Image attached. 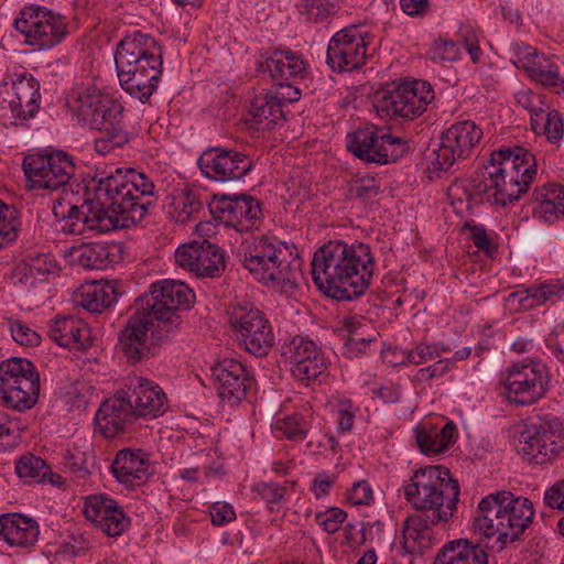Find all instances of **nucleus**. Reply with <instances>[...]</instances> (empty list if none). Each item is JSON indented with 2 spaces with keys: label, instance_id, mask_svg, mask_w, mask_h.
Returning <instances> with one entry per match:
<instances>
[{
  "label": "nucleus",
  "instance_id": "f257e3e1",
  "mask_svg": "<svg viewBox=\"0 0 564 564\" xmlns=\"http://www.w3.org/2000/svg\"><path fill=\"white\" fill-rule=\"evenodd\" d=\"M83 198L58 197L53 203L56 228L65 235L97 234L129 228L140 223L158 200L155 185L143 172L116 167L96 173L84 186Z\"/></svg>",
  "mask_w": 564,
  "mask_h": 564
},
{
  "label": "nucleus",
  "instance_id": "f03ea898",
  "mask_svg": "<svg viewBox=\"0 0 564 564\" xmlns=\"http://www.w3.org/2000/svg\"><path fill=\"white\" fill-rule=\"evenodd\" d=\"M194 300V292L181 281L153 282L135 299L128 324L120 332L119 344L124 356L133 362L155 356L180 329V313L189 310Z\"/></svg>",
  "mask_w": 564,
  "mask_h": 564
},
{
  "label": "nucleus",
  "instance_id": "7ed1b4c3",
  "mask_svg": "<svg viewBox=\"0 0 564 564\" xmlns=\"http://www.w3.org/2000/svg\"><path fill=\"white\" fill-rule=\"evenodd\" d=\"M311 265L313 280L325 295L351 301L369 288L376 262L369 245L333 240L315 251Z\"/></svg>",
  "mask_w": 564,
  "mask_h": 564
},
{
  "label": "nucleus",
  "instance_id": "20e7f679",
  "mask_svg": "<svg viewBox=\"0 0 564 564\" xmlns=\"http://www.w3.org/2000/svg\"><path fill=\"white\" fill-rule=\"evenodd\" d=\"M239 257L257 281L272 283L283 293L292 294L303 279L302 259L295 246L274 236L252 237L241 245Z\"/></svg>",
  "mask_w": 564,
  "mask_h": 564
},
{
  "label": "nucleus",
  "instance_id": "39448f33",
  "mask_svg": "<svg viewBox=\"0 0 564 564\" xmlns=\"http://www.w3.org/2000/svg\"><path fill=\"white\" fill-rule=\"evenodd\" d=\"M534 518L533 503L525 497L501 490L484 497L474 518V530L496 538L498 551L521 539Z\"/></svg>",
  "mask_w": 564,
  "mask_h": 564
},
{
  "label": "nucleus",
  "instance_id": "423d86ee",
  "mask_svg": "<svg viewBox=\"0 0 564 564\" xmlns=\"http://www.w3.org/2000/svg\"><path fill=\"white\" fill-rule=\"evenodd\" d=\"M402 489L410 506L416 511H430L434 522H447L453 517L460 494L458 481L442 465L415 469Z\"/></svg>",
  "mask_w": 564,
  "mask_h": 564
},
{
  "label": "nucleus",
  "instance_id": "0eeeda50",
  "mask_svg": "<svg viewBox=\"0 0 564 564\" xmlns=\"http://www.w3.org/2000/svg\"><path fill=\"white\" fill-rule=\"evenodd\" d=\"M70 107L82 124L99 131H109L117 144H126L129 141L122 124L123 107L96 87L77 91Z\"/></svg>",
  "mask_w": 564,
  "mask_h": 564
},
{
  "label": "nucleus",
  "instance_id": "6e6552de",
  "mask_svg": "<svg viewBox=\"0 0 564 564\" xmlns=\"http://www.w3.org/2000/svg\"><path fill=\"white\" fill-rule=\"evenodd\" d=\"M40 394V375L26 358L11 357L0 362V403L15 411L33 408Z\"/></svg>",
  "mask_w": 564,
  "mask_h": 564
},
{
  "label": "nucleus",
  "instance_id": "1a4fd4ad",
  "mask_svg": "<svg viewBox=\"0 0 564 564\" xmlns=\"http://www.w3.org/2000/svg\"><path fill=\"white\" fill-rule=\"evenodd\" d=\"M434 99L432 85L422 79L404 82L392 90L378 91L373 108L384 120L408 121L420 117Z\"/></svg>",
  "mask_w": 564,
  "mask_h": 564
},
{
  "label": "nucleus",
  "instance_id": "9d476101",
  "mask_svg": "<svg viewBox=\"0 0 564 564\" xmlns=\"http://www.w3.org/2000/svg\"><path fill=\"white\" fill-rule=\"evenodd\" d=\"M551 375L540 359H525L511 365L506 372L500 394L514 406H530L550 390Z\"/></svg>",
  "mask_w": 564,
  "mask_h": 564
},
{
  "label": "nucleus",
  "instance_id": "9b49d317",
  "mask_svg": "<svg viewBox=\"0 0 564 564\" xmlns=\"http://www.w3.org/2000/svg\"><path fill=\"white\" fill-rule=\"evenodd\" d=\"M74 158L56 150L47 154H29L23 160V171L32 189L62 191L73 186L76 173Z\"/></svg>",
  "mask_w": 564,
  "mask_h": 564
},
{
  "label": "nucleus",
  "instance_id": "f8f14e48",
  "mask_svg": "<svg viewBox=\"0 0 564 564\" xmlns=\"http://www.w3.org/2000/svg\"><path fill=\"white\" fill-rule=\"evenodd\" d=\"M482 129L471 120L453 123L440 137L438 148L427 156L433 173L448 172L455 163L471 156L482 138Z\"/></svg>",
  "mask_w": 564,
  "mask_h": 564
},
{
  "label": "nucleus",
  "instance_id": "ddd939ff",
  "mask_svg": "<svg viewBox=\"0 0 564 564\" xmlns=\"http://www.w3.org/2000/svg\"><path fill=\"white\" fill-rule=\"evenodd\" d=\"M14 29L24 36V43L37 50L59 44L68 34L66 19L39 4L25 6L13 22Z\"/></svg>",
  "mask_w": 564,
  "mask_h": 564
},
{
  "label": "nucleus",
  "instance_id": "4468645a",
  "mask_svg": "<svg viewBox=\"0 0 564 564\" xmlns=\"http://www.w3.org/2000/svg\"><path fill=\"white\" fill-rule=\"evenodd\" d=\"M346 148L364 162L378 165L398 161L410 149L406 140L393 137L376 126H367L348 133Z\"/></svg>",
  "mask_w": 564,
  "mask_h": 564
},
{
  "label": "nucleus",
  "instance_id": "2eb2a0df",
  "mask_svg": "<svg viewBox=\"0 0 564 564\" xmlns=\"http://www.w3.org/2000/svg\"><path fill=\"white\" fill-rule=\"evenodd\" d=\"M229 325L240 346L256 357H264L274 345V334L263 312L250 303L235 305L229 312Z\"/></svg>",
  "mask_w": 564,
  "mask_h": 564
},
{
  "label": "nucleus",
  "instance_id": "dca6fc26",
  "mask_svg": "<svg viewBox=\"0 0 564 564\" xmlns=\"http://www.w3.org/2000/svg\"><path fill=\"white\" fill-rule=\"evenodd\" d=\"M115 63L122 77L129 73H162V47L150 34L133 31L118 43Z\"/></svg>",
  "mask_w": 564,
  "mask_h": 564
},
{
  "label": "nucleus",
  "instance_id": "f3484780",
  "mask_svg": "<svg viewBox=\"0 0 564 564\" xmlns=\"http://www.w3.org/2000/svg\"><path fill=\"white\" fill-rule=\"evenodd\" d=\"M564 449V429L557 417L540 420L520 435L518 453L531 464L543 465Z\"/></svg>",
  "mask_w": 564,
  "mask_h": 564
},
{
  "label": "nucleus",
  "instance_id": "a211bd4d",
  "mask_svg": "<svg viewBox=\"0 0 564 564\" xmlns=\"http://www.w3.org/2000/svg\"><path fill=\"white\" fill-rule=\"evenodd\" d=\"M370 35L357 25L346 26L330 39L326 62L333 70L349 72L359 68L367 58Z\"/></svg>",
  "mask_w": 564,
  "mask_h": 564
},
{
  "label": "nucleus",
  "instance_id": "6ab92c4d",
  "mask_svg": "<svg viewBox=\"0 0 564 564\" xmlns=\"http://www.w3.org/2000/svg\"><path fill=\"white\" fill-rule=\"evenodd\" d=\"M282 356L291 366L293 377L310 383L324 375L329 361L317 344L304 336H294L282 346Z\"/></svg>",
  "mask_w": 564,
  "mask_h": 564
},
{
  "label": "nucleus",
  "instance_id": "aec40b11",
  "mask_svg": "<svg viewBox=\"0 0 564 564\" xmlns=\"http://www.w3.org/2000/svg\"><path fill=\"white\" fill-rule=\"evenodd\" d=\"M197 164L203 175L220 183L242 180L253 167L249 155L224 147L207 148Z\"/></svg>",
  "mask_w": 564,
  "mask_h": 564
},
{
  "label": "nucleus",
  "instance_id": "412c9836",
  "mask_svg": "<svg viewBox=\"0 0 564 564\" xmlns=\"http://www.w3.org/2000/svg\"><path fill=\"white\" fill-rule=\"evenodd\" d=\"M209 210L215 218L237 231H248L262 217L261 203L249 194L214 195Z\"/></svg>",
  "mask_w": 564,
  "mask_h": 564
},
{
  "label": "nucleus",
  "instance_id": "4be33fe9",
  "mask_svg": "<svg viewBox=\"0 0 564 564\" xmlns=\"http://www.w3.org/2000/svg\"><path fill=\"white\" fill-rule=\"evenodd\" d=\"M175 262L198 278H218L226 269L224 251L207 239L180 246Z\"/></svg>",
  "mask_w": 564,
  "mask_h": 564
},
{
  "label": "nucleus",
  "instance_id": "5701e85b",
  "mask_svg": "<svg viewBox=\"0 0 564 564\" xmlns=\"http://www.w3.org/2000/svg\"><path fill=\"white\" fill-rule=\"evenodd\" d=\"M256 72L273 83H301L308 74V64L302 55L290 48H274L260 54L256 62Z\"/></svg>",
  "mask_w": 564,
  "mask_h": 564
},
{
  "label": "nucleus",
  "instance_id": "b1692460",
  "mask_svg": "<svg viewBox=\"0 0 564 564\" xmlns=\"http://www.w3.org/2000/svg\"><path fill=\"white\" fill-rule=\"evenodd\" d=\"M218 395L221 400L236 404L246 399L254 379L239 360L225 358L210 367Z\"/></svg>",
  "mask_w": 564,
  "mask_h": 564
},
{
  "label": "nucleus",
  "instance_id": "393cba45",
  "mask_svg": "<svg viewBox=\"0 0 564 564\" xmlns=\"http://www.w3.org/2000/svg\"><path fill=\"white\" fill-rule=\"evenodd\" d=\"M512 167L503 170L499 164L491 162L485 165L484 180L475 185V191L479 195H485L487 202L494 205L507 206L519 200L525 189V183L522 187L514 181Z\"/></svg>",
  "mask_w": 564,
  "mask_h": 564
},
{
  "label": "nucleus",
  "instance_id": "a878e982",
  "mask_svg": "<svg viewBox=\"0 0 564 564\" xmlns=\"http://www.w3.org/2000/svg\"><path fill=\"white\" fill-rule=\"evenodd\" d=\"M138 419L129 392L121 390L100 404L95 414L96 431L112 438L126 432Z\"/></svg>",
  "mask_w": 564,
  "mask_h": 564
},
{
  "label": "nucleus",
  "instance_id": "bb28decb",
  "mask_svg": "<svg viewBox=\"0 0 564 564\" xmlns=\"http://www.w3.org/2000/svg\"><path fill=\"white\" fill-rule=\"evenodd\" d=\"M128 391L139 419H155L165 413L167 398L153 380L138 375L128 377Z\"/></svg>",
  "mask_w": 564,
  "mask_h": 564
},
{
  "label": "nucleus",
  "instance_id": "cd10ccee",
  "mask_svg": "<svg viewBox=\"0 0 564 564\" xmlns=\"http://www.w3.org/2000/svg\"><path fill=\"white\" fill-rule=\"evenodd\" d=\"M564 296V282L551 280L510 293L507 305L514 311H528L547 302L555 303Z\"/></svg>",
  "mask_w": 564,
  "mask_h": 564
},
{
  "label": "nucleus",
  "instance_id": "c85d7f7f",
  "mask_svg": "<svg viewBox=\"0 0 564 564\" xmlns=\"http://www.w3.org/2000/svg\"><path fill=\"white\" fill-rule=\"evenodd\" d=\"M491 162L499 164L503 170L512 167L514 181L522 187L525 183L528 191L536 175V161L534 155L525 148H501L491 153Z\"/></svg>",
  "mask_w": 564,
  "mask_h": 564
},
{
  "label": "nucleus",
  "instance_id": "c756f323",
  "mask_svg": "<svg viewBox=\"0 0 564 564\" xmlns=\"http://www.w3.org/2000/svg\"><path fill=\"white\" fill-rule=\"evenodd\" d=\"M48 336L62 347L85 350L90 346V329L74 316H59L52 321Z\"/></svg>",
  "mask_w": 564,
  "mask_h": 564
},
{
  "label": "nucleus",
  "instance_id": "7c9ffc66",
  "mask_svg": "<svg viewBox=\"0 0 564 564\" xmlns=\"http://www.w3.org/2000/svg\"><path fill=\"white\" fill-rule=\"evenodd\" d=\"M116 479L128 486L142 484L149 475V458L141 449H120L111 464Z\"/></svg>",
  "mask_w": 564,
  "mask_h": 564
},
{
  "label": "nucleus",
  "instance_id": "2f4dec72",
  "mask_svg": "<svg viewBox=\"0 0 564 564\" xmlns=\"http://www.w3.org/2000/svg\"><path fill=\"white\" fill-rule=\"evenodd\" d=\"M39 534V523L33 518L21 513L0 516V539L10 546H32L37 541Z\"/></svg>",
  "mask_w": 564,
  "mask_h": 564
},
{
  "label": "nucleus",
  "instance_id": "473e14b6",
  "mask_svg": "<svg viewBox=\"0 0 564 564\" xmlns=\"http://www.w3.org/2000/svg\"><path fill=\"white\" fill-rule=\"evenodd\" d=\"M486 547L467 539H455L446 542L437 552L434 564H488Z\"/></svg>",
  "mask_w": 564,
  "mask_h": 564
},
{
  "label": "nucleus",
  "instance_id": "72a5a7b5",
  "mask_svg": "<svg viewBox=\"0 0 564 564\" xmlns=\"http://www.w3.org/2000/svg\"><path fill=\"white\" fill-rule=\"evenodd\" d=\"M532 202L533 217L546 224H554L564 217V187L560 184H549L534 188Z\"/></svg>",
  "mask_w": 564,
  "mask_h": 564
},
{
  "label": "nucleus",
  "instance_id": "f704fd0d",
  "mask_svg": "<svg viewBox=\"0 0 564 564\" xmlns=\"http://www.w3.org/2000/svg\"><path fill=\"white\" fill-rule=\"evenodd\" d=\"M437 523L433 521V514H410L403 524V540L406 551L423 553L431 549L434 542L432 525Z\"/></svg>",
  "mask_w": 564,
  "mask_h": 564
},
{
  "label": "nucleus",
  "instance_id": "c9c22d12",
  "mask_svg": "<svg viewBox=\"0 0 564 564\" xmlns=\"http://www.w3.org/2000/svg\"><path fill=\"white\" fill-rule=\"evenodd\" d=\"M118 295L115 281H94L82 286L77 302L86 311L100 314L117 302Z\"/></svg>",
  "mask_w": 564,
  "mask_h": 564
},
{
  "label": "nucleus",
  "instance_id": "e433bc0d",
  "mask_svg": "<svg viewBox=\"0 0 564 564\" xmlns=\"http://www.w3.org/2000/svg\"><path fill=\"white\" fill-rule=\"evenodd\" d=\"M457 427L448 421L443 427L422 425L415 430V438L420 451L429 456L444 453L455 441Z\"/></svg>",
  "mask_w": 564,
  "mask_h": 564
},
{
  "label": "nucleus",
  "instance_id": "4c0bfd02",
  "mask_svg": "<svg viewBox=\"0 0 564 564\" xmlns=\"http://www.w3.org/2000/svg\"><path fill=\"white\" fill-rule=\"evenodd\" d=\"M249 113L252 128L256 130L271 131L285 121L284 111L279 101L272 98L269 93L258 95L252 99Z\"/></svg>",
  "mask_w": 564,
  "mask_h": 564
},
{
  "label": "nucleus",
  "instance_id": "58836bf2",
  "mask_svg": "<svg viewBox=\"0 0 564 564\" xmlns=\"http://www.w3.org/2000/svg\"><path fill=\"white\" fill-rule=\"evenodd\" d=\"M12 90L13 98L21 104L26 116L34 118L41 105L40 83L30 73L14 74Z\"/></svg>",
  "mask_w": 564,
  "mask_h": 564
},
{
  "label": "nucleus",
  "instance_id": "ea45409f",
  "mask_svg": "<svg viewBox=\"0 0 564 564\" xmlns=\"http://www.w3.org/2000/svg\"><path fill=\"white\" fill-rule=\"evenodd\" d=\"M161 75L162 73H129L118 78L126 93L144 104L156 90Z\"/></svg>",
  "mask_w": 564,
  "mask_h": 564
},
{
  "label": "nucleus",
  "instance_id": "a19ab883",
  "mask_svg": "<svg viewBox=\"0 0 564 564\" xmlns=\"http://www.w3.org/2000/svg\"><path fill=\"white\" fill-rule=\"evenodd\" d=\"M115 246L102 242L83 245L75 250L78 264L85 269L102 270L115 262Z\"/></svg>",
  "mask_w": 564,
  "mask_h": 564
},
{
  "label": "nucleus",
  "instance_id": "79ce46f5",
  "mask_svg": "<svg viewBox=\"0 0 564 564\" xmlns=\"http://www.w3.org/2000/svg\"><path fill=\"white\" fill-rule=\"evenodd\" d=\"M15 473L26 484L45 482L48 479L54 482L50 465L40 456L33 454L22 455L15 463Z\"/></svg>",
  "mask_w": 564,
  "mask_h": 564
},
{
  "label": "nucleus",
  "instance_id": "37998d69",
  "mask_svg": "<svg viewBox=\"0 0 564 564\" xmlns=\"http://www.w3.org/2000/svg\"><path fill=\"white\" fill-rule=\"evenodd\" d=\"M295 485V481H285L283 485L273 481H259L253 484L252 492L269 506L270 511H274L279 510L275 506L284 502L286 497L292 495Z\"/></svg>",
  "mask_w": 564,
  "mask_h": 564
},
{
  "label": "nucleus",
  "instance_id": "c03bdc74",
  "mask_svg": "<svg viewBox=\"0 0 564 564\" xmlns=\"http://www.w3.org/2000/svg\"><path fill=\"white\" fill-rule=\"evenodd\" d=\"M21 228L19 209L0 199V250L13 243Z\"/></svg>",
  "mask_w": 564,
  "mask_h": 564
},
{
  "label": "nucleus",
  "instance_id": "a18cd8bd",
  "mask_svg": "<svg viewBox=\"0 0 564 564\" xmlns=\"http://www.w3.org/2000/svg\"><path fill=\"white\" fill-rule=\"evenodd\" d=\"M118 502L106 495H93L86 498L84 514L97 528H101L111 512H116Z\"/></svg>",
  "mask_w": 564,
  "mask_h": 564
},
{
  "label": "nucleus",
  "instance_id": "49530a36",
  "mask_svg": "<svg viewBox=\"0 0 564 564\" xmlns=\"http://www.w3.org/2000/svg\"><path fill=\"white\" fill-rule=\"evenodd\" d=\"M311 423L302 414H293L278 420L274 424V431L278 437H285L293 442L305 440Z\"/></svg>",
  "mask_w": 564,
  "mask_h": 564
},
{
  "label": "nucleus",
  "instance_id": "de8ad7c7",
  "mask_svg": "<svg viewBox=\"0 0 564 564\" xmlns=\"http://www.w3.org/2000/svg\"><path fill=\"white\" fill-rule=\"evenodd\" d=\"M529 76L552 91L564 95V79L558 74V67L545 57L531 69Z\"/></svg>",
  "mask_w": 564,
  "mask_h": 564
},
{
  "label": "nucleus",
  "instance_id": "09e8293b",
  "mask_svg": "<svg viewBox=\"0 0 564 564\" xmlns=\"http://www.w3.org/2000/svg\"><path fill=\"white\" fill-rule=\"evenodd\" d=\"M93 463L86 452L78 447L67 451L64 456V468L73 478L84 480L90 474Z\"/></svg>",
  "mask_w": 564,
  "mask_h": 564
},
{
  "label": "nucleus",
  "instance_id": "8fccbe9b",
  "mask_svg": "<svg viewBox=\"0 0 564 564\" xmlns=\"http://www.w3.org/2000/svg\"><path fill=\"white\" fill-rule=\"evenodd\" d=\"M174 206L177 213L176 220L184 223L202 210L203 202L197 192L187 189L174 198Z\"/></svg>",
  "mask_w": 564,
  "mask_h": 564
},
{
  "label": "nucleus",
  "instance_id": "3c124183",
  "mask_svg": "<svg viewBox=\"0 0 564 564\" xmlns=\"http://www.w3.org/2000/svg\"><path fill=\"white\" fill-rule=\"evenodd\" d=\"M304 8L308 22L325 23L336 14L338 0H305Z\"/></svg>",
  "mask_w": 564,
  "mask_h": 564
},
{
  "label": "nucleus",
  "instance_id": "603ef678",
  "mask_svg": "<svg viewBox=\"0 0 564 564\" xmlns=\"http://www.w3.org/2000/svg\"><path fill=\"white\" fill-rule=\"evenodd\" d=\"M380 193L379 182L373 176H364L352 181L348 186L347 197L367 203Z\"/></svg>",
  "mask_w": 564,
  "mask_h": 564
},
{
  "label": "nucleus",
  "instance_id": "864d4df0",
  "mask_svg": "<svg viewBox=\"0 0 564 564\" xmlns=\"http://www.w3.org/2000/svg\"><path fill=\"white\" fill-rule=\"evenodd\" d=\"M28 120H30V117L26 116L24 108L13 98V95L0 100V122L2 124L18 126Z\"/></svg>",
  "mask_w": 564,
  "mask_h": 564
},
{
  "label": "nucleus",
  "instance_id": "5fc2aeb1",
  "mask_svg": "<svg viewBox=\"0 0 564 564\" xmlns=\"http://www.w3.org/2000/svg\"><path fill=\"white\" fill-rule=\"evenodd\" d=\"M427 57L434 63L453 62L458 57V47L452 40L438 39L430 47Z\"/></svg>",
  "mask_w": 564,
  "mask_h": 564
},
{
  "label": "nucleus",
  "instance_id": "6e6d98bb",
  "mask_svg": "<svg viewBox=\"0 0 564 564\" xmlns=\"http://www.w3.org/2000/svg\"><path fill=\"white\" fill-rule=\"evenodd\" d=\"M131 524V519L126 514L123 508L117 503L116 512H111L106 521H104L100 530L108 536H120Z\"/></svg>",
  "mask_w": 564,
  "mask_h": 564
},
{
  "label": "nucleus",
  "instance_id": "4d7b16f0",
  "mask_svg": "<svg viewBox=\"0 0 564 564\" xmlns=\"http://www.w3.org/2000/svg\"><path fill=\"white\" fill-rule=\"evenodd\" d=\"M346 518L347 512L337 507L315 513V522L328 534L336 533Z\"/></svg>",
  "mask_w": 564,
  "mask_h": 564
},
{
  "label": "nucleus",
  "instance_id": "13d9d810",
  "mask_svg": "<svg viewBox=\"0 0 564 564\" xmlns=\"http://www.w3.org/2000/svg\"><path fill=\"white\" fill-rule=\"evenodd\" d=\"M378 333L370 329L368 334L356 333L348 335L345 340V355L349 358H357L367 352L369 345L377 339Z\"/></svg>",
  "mask_w": 564,
  "mask_h": 564
},
{
  "label": "nucleus",
  "instance_id": "bf43d9fd",
  "mask_svg": "<svg viewBox=\"0 0 564 564\" xmlns=\"http://www.w3.org/2000/svg\"><path fill=\"white\" fill-rule=\"evenodd\" d=\"M403 355L405 359L402 364H412L416 366L441 358V354L436 345L425 344H419L411 349H405Z\"/></svg>",
  "mask_w": 564,
  "mask_h": 564
},
{
  "label": "nucleus",
  "instance_id": "052dcab7",
  "mask_svg": "<svg viewBox=\"0 0 564 564\" xmlns=\"http://www.w3.org/2000/svg\"><path fill=\"white\" fill-rule=\"evenodd\" d=\"M10 332L12 338L22 346L33 347L37 346L41 341V336L21 321H12L10 323Z\"/></svg>",
  "mask_w": 564,
  "mask_h": 564
},
{
  "label": "nucleus",
  "instance_id": "680f3d73",
  "mask_svg": "<svg viewBox=\"0 0 564 564\" xmlns=\"http://www.w3.org/2000/svg\"><path fill=\"white\" fill-rule=\"evenodd\" d=\"M274 83L278 88L274 93H269L272 98L279 101L280 107L283 109L284 104H291L297 101L301 97V89L299 88L300 83Z\"/></svg>",
  "mask_w": 564,
  "mask_h": 564
},
{
  "label": "nucleus",
  "instance_id": "e2e57ef3",
  "mask_svg": "<svg viewBox=\"0 0 564 564\" xmlns=\"http://www.w3.org/2000/svg\"><path fill=\"white\" fill-rule=\"evenodd\" d=\"M212 523L221 527L236 520V512L231 505L223 501L212 503L208 508Z\"/></svg>",
  "mask_w": 564,
  "mask_h": 564
},
{
  "label": "nucleus",
  "instance_id": "0e129e2a",
  "mask_svg": "<svg viewBox=\"0 0 564 564\" xmlns=\"http://www.w3.org/2000/svg\"><path fill=\"white\" fill-rule=\"evenodd\" d=\"M517 61L514 64L519 67L524 68L528 73L540 63L544 56L539 55L536 50L529 45H517L516 47Z\"/></svg>",
  "mask_w": 564,
  "mask_h": 564
},
{
  "label": "nucleus",
  "instance_id": "69168bd1",
  "mask_svg": "<svg viewBox=\"0 0 564 564\" xmlns=\"http://www.w3.org/2000/svg\"><path fill=\"white\" fill-rule=\"evenodd\" d=\"M546 348L564 364V322L557 324L545 339Z\"/></svg>",
  "mask_w": 564,
  "mask_h": 564
},
{
  "label": "nucleus",
  "instance_id": "338daca9",
  "mask_svg": "<svg viewBox=\"0 0 564 564\" xmlns=\"http://www.w3.org/2000/svg\"><path fill=\"white\" fill-rule=\"evenodd\" d=\"M466 227L470 230V238L474 242V245L482 250L485 253L491 256L495 253L498 249L497 245H495L491 239L488 237L486 229L484 226H477V225H468L466 224Z\"/></svg>",
  "mask_w": 564,
  "mask_h": 564
},
{
  "label": "nucleus",
  "instance_id": "774afa93",
  "mask_svg": "<svg viewBox=\"0 0 564 564\" xmlns=\"http://www.w3.org/2000/svg\"><path fill=\"white\" fill-rule=\"evenodd\" d=\"M372 500V489L365 480L358 481L347 492V501L354 506L369 505Z\"/></svg>",
  "mask_w": 564,
  "mask_h": 564
}]
</instances>
